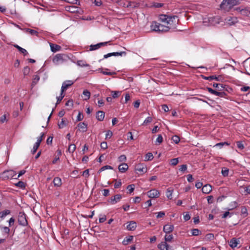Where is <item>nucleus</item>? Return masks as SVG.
<instances>
[{
    "instance_id": "5fc2aeb1",
    "label": "nucleus",
    "mask_w": 250,
    "mask_h": 250,
    "mask_svg": "<svg viewBox=\"0 0 250 250\" xmlns=\"http://www.w3.org/2000/svg\"><path fill=\"white\" fill-rule=\"evenodd\" d=\"M64 1L70 3L80 5V2L78 0H65Z\"/></svg>"
},
{
    "instance_id": "ea45409f",
    "label": "nucleus",
    "mask_w": 250,
    "mask_h": 250,
    "mask_svg": "<svg viewBox=\"0 0 250 250\" xmlns=\"http://www.w3.org/2000/svg\"><path fill=\"white\" fill-rule=\"evenodd\" d=\"M121 5H122L124 7L129 8L130 7V3L128 2V1L127 0H121Z\"/></svg>"
},
{
    "instance_id": "c756f323",
    "label": "nucleus",
    "mask_w": 250,
    "mask_h": 250,
    "mask_svg": "<svg viewBox=\"0 0 250 250\" xmlns=\"http://www.w3.org/2000/svg\"><path fill=\"white\" fill-rule=\"evenodd\" d=\"M67 121L64 119H62L60 123H58V126L60 128H62L67 125Z\"/></svg>"
},
{
    "instance_id": "5701e85b",
    "label": "nucleus",
    "mask_w": 250,
    "mask_h": 250,
    "mask_svg": "<svg viewBox=\"0 0 250 250\" xmlns=\"http://www.w3.org/2000/svg\"><path fill=\"white\" fill-rule=\"evenodd\" d=\"M104 112L103 111H98L96 114V118L99 121H102L104 118Z\"/></svg>"
},
{
    "instance_id": "20e7f679",
    "label": "nucleus",
    "mask_w": 250,
    "mask_h": 250,
    "mask_svg": "<svg viewBox=\"0 0 250 250\" xmlns=\"http://www.w3.org/2000/svg\"><path fill=\"white\" fill-rule=\"evenodd\" d=\"M68 59L69 57L66 54L59 53L53 57L52 62L55 65H58L66 62Z\"/></svg>"
},
{
    "instance_id": "b1692460",
    "label": "nucleus",
    "mask_w": 250,
    "mask_h": 250,
    "mask_svg": "<svg viewBox=\"0 0 250 250\" xmlns=\"http://www.w3.org/2000/svg\"><path fill=\"white\" fill-rule=\"evenodd\" d=\"M53 183L54 186L57 187H60L62 184L61 179L58 177H56L54 178Z\"/></svg>"
},
{
    "instance_id": "338daca9",
    "label": "nucleus",
    "mask_w": 250,
    "mask_h": 250,
    "mask_svg": "<svg viewBox=\"0 0 250 250\" xmlns=\"http://www.w3.org/2000/svg\"><path fill=\"white\" fill-rule=\"evenodd\" d=\"M187 169V166L186 165H182L180 166L179 170L182 172H185Z\"/></svg>"
},
{
    "instance_id": "0eeeda50",
    "label": "nucleus",
    "mask_w": 250,
    "mask_h": 250,
    "mask_svg": "<svg viewBox=\"0 0 250 250\" xmlns=\"http://www.w3.org/2000/svg\"><path fill=\"white\" fill-rule=\"evenodd\" d=\"M236 10L243 16L250 17V7H246L244 8L237 7Z\"/></svg>"
},
{
    "instance_id": "052dcab7",
    "label": "nucleus",
    "mask_w": 250,
    "mask_h": 250,
    "mask_svg": "<svg viewBox=\"0 0 250 250\" xmlns=\"http://www.w3.org/2000/svg\"><path fill=\"white\" fill-rule=\"evenodd\" d=\"M237 146L241 150H242L244 148V146L242 142H240V141L237 142Z\"/></svg>"
},
{
    "instance_id": "58836bf2",
    "label": "nucleus",
    "mask_w": 250,
    "mask_h": 250,
    "mask_svg": "<svg viewBox=\"0 0 250 250\" xmlns=\"http://www.w3.org/2000/svg\"><path fill=\"white\" fill-rule=\"evenodd\" d=\"M83 94L84 95V96L85 97V98H84V100H87L88 99H89L90 96V93L88 90H84L83 91Z\"/></svg>"
},
{
    "instance_id": "de8ad7c7",
    "label": "nucleus",
    "mask_w": 250,
    "mask_h": 250,
    "mask_svg": "<svg viewBox=\"0 0 250 250\" xmlns=\"http://www.w3.org/2000/svg\"><path fill=\"white\" fill-rule=\"evenodd\" d=\"M113 169V167L110 166H108V165H106V166H104L103 167H102L100 170H99V172H102L103 171H104L106 169Z\"/></svg>"
},
{
    "instance_id": "f3484780",
    "label": "nucleus",
    "mask_w": 250,
    "mask_h": 250,
    "mask_svg": "<svg viewBox=\"0 0 250 250\" xmlns=\"http://www.w3.org/2000/svg\"><path fill=\"white\" fill-rule=\"evenodd\" d=\"M79 130L82 132H86L87 128V125L84 122H81L78 124Z\"/></svg>"
},
{
    "instance_id": "c03bdc74",
    "label": "nucleus",
    "mask_w": 250,
    "mask_h": 250,
    "mask_svg": "<svg viewBox=\"0 0 250 250\" xmlns=\"http://www.w3.org/2000/svg\"><path fill=\"white\" fill-rule=\"evenodd\" d=\"M152 120H153V119H152V117H148L145 120L143 123L142 124V125H146L147 124L151 123L152 121Z\"/></svg>"
},
{
    "instance_id": "423d86ee",
    "label": "nucleus",
    "mask_w": 250,
    "mask_h": 250,
    "mask_svg": "<svg viewBox=\"0 0 250 250\" xmlns=\"http://www.w3.org/2000/svg\"><path fill=\"white\" fill-rule=\"evenodd\" d=\"M135 170L139 174H143L147 171V167L144 164H138L135 167Z\"/></svg>"
},
{
    "instance_id": "7c9ffc66",
    "label": "nucleus",
    "mask_w": 250,
    "mask_h": 250,
    "mask_svg": "<svg viewBox=\"0 0 250 250\" xmlns=\"http://www.w3.org/2000/svg\"><path fill=\"white\" fill-rule=\"evenodd\" d=\"M77 64L81 67L89 66V64L86 63L84 61H83V60L78 61L77 62Z\"/></svg>"
},
{
    "instance_id": "9b49d317",
    "label": "nucleus",
    "mask_w": 250,
    "mask_h": 250,
    "mask_svg": "<svg viewBox=\"0 0 250 250\" xmlns=\"http://www.w3.org/2000/svg\"><path fill=\"white\" fill-rule=\"evenodd\" d=\"M73 83L74 82L71 80H67L63 82L61 87V92H64L69 87L73 85Z\"/></svg>"
},
{
    "instance_id": "bf43d9fd",
    "label": "nucleus",
    "mask_w": 250,
    "mask_h": 250,
    "mask_svg": "<svg viewBox=\"0 0 250 250\" xmlns=\"http://www.w3.org/2000/svg\"><path fill=\"white\" fill-rule=\"evenodd\" d=\"M126 160V157L125 155H121L118 158V160L120 162H125Z\"/></svg>"
},
{
    "instance_id": "774afa93",
    "label": "nucleus",
    "mask_w": 250,
    "mask_h": 250,
    "mask_svg": "<svg viewBox=\"0 0 250 250\" xmlns=\"http://www.w3.org/2000/svg\"><path fill=\"white\" fill-rule=\"evenodd\" d=\"M101 147L103 149H105L107 148V144L106 142H103L101 144Z\"/></svg>"
},
{
    "instance_id": "7ed1b4c3",
    "label": "nucleus",
    "mask_w": 250,
    "mask_h": 250,
    "mask_svg": "<svg viewBox=\"0 0 250 250\" xmlns=\"http://www.w3.org/2000/svg\"><path fill=\"white\" fill-rule=\"evenodd\" d=\"M220 22L219 17H206L203 19V23L205 26H215Z\"/></svg>"
},
{
    "instance_id": "e2e57ef3",
    "label": "nucleus",
    "mask_w": 250,
    "mask_h": 250,
    "mask_svg": "<svg viewBox=\"0 0 250 250\" xmlns=\"http://www.w3.org/2000/svg\"><path fill=\"white\" fill-rule=\"evenodd\" d=\"M122 185V182L121 180H119L118 181H116V182L114 184V188H120Z\"/></svg>"
},
{
    "instance_id": "2eb2a0df",
    "label": "nucleus",
    "mask_w": 250,
    "mask_h": 250,
    "mask_svg": "<svg viewBox=\"0 0 250 250\" xmlns=\"http://www.w3.org/2000/svg\"><path fill=\"white\" fill-rule=\"evenodd\" d=\"M239 243L240 240L239 239L233 238L229 242V245L231 248L234 249L236 248Z\"/></svg>"
},
{
    "instance_id": "6e6d98bb",
    "label": "nucleus",
    "mask_w": 250,
    "mask_h": 250,
    "mask_svg": "<svg viewBox=\"0 0 250 250\" xmlns=\"http://www.w3.org/2000/svg\"><path fill=\"white\" fill-rule=\"evenodd\" d=\"M173 239V235L172 234L166 235L165 239L166 241L170 242Z\"/></svg>"
},
{
    "instance_id": "f704fd0d",
    "label": "nucleus",
    "mask_w": 250,
    "mask_h": 250,
    "mask_svg": "<svg viewBox=\"0 0 250 250\" xmlns=\"http://www.w3.org/2000/svg\"><path fill=\"white\" fill-rule=\"evenodd\" d=\"M128 2L130 3V4H129V5H130V7L132 8L133 9L135 8H137L140 5V3H139L136 2H135V1H128Z\"/></svg>"
},
{
    "instance_id": "69168bd1",
    "label": "nucleus",
    "mask_w": 250,
    "mask_h": 250,
    "mask_svg": "<svg viewBox=\"0 0 250 250\" xmlns=\"http://www.w3.org/2000/svg\"><path fill=\"white\" fill-rule=\"evenodd\" d=\"M155 213L157 214V217L158 218L163 217L165 215V213L164 211H160Z\"/></svg>"
},
{
    "instance_id": "864d4df0",
    "label": "nucleus",
    "mask_w": 250,
    "mask_h": 250,
    "mask_svg": "<svg viewBox=\"0 0 250 250\" xmlns=\"http://www.w3.org/2000/svg\"><path fill=\"white\" fill-rule=\"evenodd\" d=\"M212 86L218 89V90H221L223 88V86L222 84L214 83Z\"/></svg>"
},
{
    "instance_id": "f8f14e48",
    "label": "nucleus",
    "mask_w": 250,
    "mask_h": 250,
    "mask_svg": "<svg viewBox=\"0 0 250 250\" xmlns=\"http://www.w3.org/2000/svg\"><path fill=\"white\" fill-rule=\"evenodd\" d=\"M126 54V53L125 51H122L120 52H113V53H109L107 54H105L104 56V59H106L108 57H111V56H125Z\"/></svg>"
},
{
    "instance_id": "f03ea898",
    "label": "nucleus",
    "mask_w": 250,
    "mask_h": 250,
    "mask_svg": "<svg viewBox=\"0 0 250 250\" xmlns=\"http://www.w3.org/2000/svg\"><path fill=\"white\" fill-rule=\"evenodd\" d=\"M239 3V0H223L220 5V8L224 12H229L233 6Z\"/></svg>"
},
{
    "instance_id": "f257e3e1",
    "label": "nucleus",
    "mask_w": 250,
    "mask_h": 250,
    "mask_svg": "<svg viewBox=\"0 0 250 250\" xmlns=\"http://www.w3.org/2000/svg\"><path fill=\"white\" fill-rule=\"evenodd\" d=\"M159 20L162 23L153 21L151 25V29L158 32H166L170 29H175L179 22L177 16H169L163 14L159 16Z\"/></svg>"
},
{
    "instance_id": "9d476101",
    "label": "nucleus",
    "mask_w": 250,
    "mask_h": 250,
    "mask_svg": "<svg viewBox=\"0 0 250 250\" xmlns=\"http://www.w3.org/2000/svg\"><path fill=\"white\" fill-rule=\"evenodd\" d=\"M147 195L149 198H158L160 195V192L156 189H152L147 192Z\"/></svg>"
},
{
    "instance_id": "dca6fc26",
    "label": "nucleus",
    "mask_w": 250,
    "mask_h": 250,
    "mask_svg": "<svg viewBox=\"0 0 250 250\" xmlns=\"http://www.w3.org/2000/svg\"><path fill=\"white\" fill-rule=\"evenodd\" d=\"M174 226L172 225L167 224L164 226L163 231L166 233H169L173 230Z\"/></svg>"
},
{
    "instance_id": "a19ab883",
    "label": "nucleus",
    "mask_w": 250,
    "mask_h": 250,
    "mask_svg": "<svg viewBox=\"0 0 250 250\" xmlns=\"http://www.w3.org/2000/svg\"><path fill=\"white\" fill-rule=\"evenodd\" d=\"M40 80V77L39 75H35L34 77V78L33 79L32 85L33 86L35 84H37V83L38 82V81Z\"/></svg>"
},
{
    "instance_id": "37998d69",
    "label": "nucleus",
    "mask_w": 250,
    "mask_h": 250,
    "mask_svg": "<svg viewBox=\"0 0 250 250\" xmlns=\"http://www.w3.org/2000/svg\"><path fill=\"white\" fill-rule=\"evenodd\" d=\"M64 96L65 95L63 94V92H61L60 96L57 97V101L56 103V105L59 104L61 102V101L62 100Z\"/></svg>"
},
{
    "instance_id": "72a5a7b5",
    "label": "nucleus",
    "mask_w": 250,
    "mask_h": 250,
    "mask_svg": "<svg viewBox=\"0 0 250 250\" xmlns=\"http://www.w3.org/2000/svg\"><path fill=\"white\" fill-rule=\"evenodd\" d=\"M15 185L16 187H19L21 189H24L25 188V184L22 181H19L16 183Z\"/></svg>"
},
{
    "instance_id": "a878e982",
    "label": "nucleus",
    "mask_w": 250,
    "mask_h": 250,
    "mask_svg": "<svg viewBox=\"0 0 250 250\" xmlns=\"http://www.w3.org/2000/svg\"><path fill=\"white\" fill-rule=\"evenodd\" d=\"M14 46L15 48H16L17 49H18V50L19 51H20L21 52V53H22L24 56H26L27 55H28V52L27 51V50L26 49L21 47L18 44H14Z\"/></svg>"
},
{
    "instance_id": "bb28decb",
    "label": "nucleus",
    "mask_w": 250,
    "mask_h": 250,
    "mask_svg": "<svg viewBox=\"0 0 250 250\" xmlns=\"http://www.w3.org/2000/svg\"><path fill=\"white\" fill-rule=\"evenodd\" d=\"M169 245L166 242H162L158 245V248L161 250H168Z\"/></svg>"
},
{
    "instance_id": "49530a36",
    "label": "nucleus",
    "mask_w": 250,
    "mask_h": 250,
    "mask_svg": "<svg viewBox=\"0 0 250 250\" xmlns=\"http://www.w3.org/2000/svg\"><path fill=\"white\" fill-rule=\"evenodd\" d=\"M179 162L178 158H173L170 160V164L171 165L175 166L178 164Z\"/></svg>"
},
{
    "instance_id": "603ef678",
    "label": "nucleus",
    "mask_w": 250,
    "mask_h": 250,
    "mask_svg": "<svg viewBox=\"0 0 250 250\" xmlns=\"http://www.w3.org/2000/svg\"><path fill=\"white\" fill-rule=\"evenodd\" d=\"M30 68L28 66L24 67L23 69V73L24 76L28 75L30 72Z\"/></svg>"
},
{
    "instance_id": "a211bd4d",
    "label": "nucleus",
    "mask_w": 250,
    "mask_h": 250,
    "mask_svg": "<svg viewBox=\"0 0 250 250\" xmlns=\"http://www.w3.org/2000/svg\"><path fill=\"white\" fill-rule=\"evenodd\" d=\"M202 190L204 193L208 194L212 190V187L210 185L207 184L203 186Z\"/></svg>"
},
{
    "instance_id": "c85d7f7f",
    "label": "nucleus",
    "mask_w": 250,
    "mask_h": 250,
    "mask_svg": "<svg viewBox=\"0 0 250 250\" xmlns=\"http://www.w3.org/2000/svg\"><path fill=\"white\" fill-rule=\"evenodd\" d=\"M173 192V189L172 188H167L166 192V196L167 198H168L169 199H171Z\"/></svg>"
},
{
    "instance_id": "1a4fd4ad",
    "label": "nucleus",
    "mask_w": 250,
    "mask_h": 250,
    "mask_svg": "<svg viewBox=\"0 0 250 250\" xmlns=\"http://www.w3.org/2000/svg\"><path fill=\"white\" fill-rule=\"evenodd\" d=\"M238 19L235 17H228L225 19V22L229 25H232L237 23Z\"/></svg>"
},
{
    "instance_id": "0e129e2a",
    "label": "nucleus",
    "mask_w": 250,
    "mask_h": 250,
    "mask_svg": "<svg viewBox=\"0 0 250 250\" xmlns=\"http://www.w3.org/2000/svg\"><path fill=\"white\" fill-rule=\"evenodd\" d=\"M73 105V102L72 100H69L66 103L65 106H70V108L72 107Z\"/></svg>"
},
{
    "instance_id": "6e6552de",
    "label": "nucleus",
    "mask_w": 250,
    "mask_h": 250,
    "mask_svg": "<svg viewBox=\"0 0 250 250\" xmlns=\"http://www.w3.org/2000/svg\"><path fill=\"white\" fill-rule=\"evenodd\" d=\"M18 223L19 225L22 226H26L27 225L28 223L25 214L20 213L18 216Z\"/></svg>"
},
{
    "instance_id": "393cba45",
    "label": "nucleus",
    "mask_w": 250,
    "mask_h": 250,
    "mask_svg": "<svg viewBox=\"0 0 250 250\" xmlns=\"http://www.w3.org/2000/svg\"><path fill=\"white\" fill-rule=\"evenodd\" d=\"M133 236L130 235L127 237H125L122 243L124 245H127L133 240Z\"/></svg>"
},
{
    "instance_id": "13d9d810",
    "label": "nucleus",
    "mask_w": 250,
    "mask_h": 250,
    "mask_svg": "<svg viewBox=\"0 0 250 250\" xmlns=\"http://www.w3.org/2000/svg\"><path fill=\"white\" fill-rule=\"evenodd\" d=\"M39 145H37V144H35L34 146H33V149H32L31 150V153L34 154L37 150L38 148H39Z\"/></svg>"
},
{
    "instance_id": "c9c22d12",
    "label": "nucleus",
    "mask_w": 250,
    "mask_h": 250,
    "mask_svg": "<svg viewBox=\"0 0 250 250\" xmlns=\"http://www.w3.org/2000/svg\"><path fill=\"white\" fill-rule=\"evenodd\" d=\"M153 159V156L152 153L148 152L145 155V161H150Z\"/></svg>"
},
{
    "instance_id": "473e14b6",
    "label": "nucleus",
    "mask_w": 250,
    "mask_h": 250,
    "mask_svg": "<svg viewBox=\"0 0 250 250\" xmlns=\"http://www.w3.org/2000/svg\"><path fill=\"white\" fill-rule=\"evenodd\" d=\"M44 136H45V134L44 133H42L41 134L40 136H39L37 138V141L36 144H37V145L40 146L41 142L44 139Z\"/></svg>"
},
{
    "instance_id": "e433bc0d",
    "label": "nucleus",
    "mask_w": 250,
    "mask_h": 250,
    "mask_svg": "<svg viewBox=\"0 0 250 250\" xmlns=\"http://www.w3.org/2000/svg\"><path fill=\"white\" fill-rule=\"evenodd\" d=\"M191 233L193 236H198L201 233V232L197 229H193L191 230Z\"/></svg>"
},
{
    "instance_id": "79ce46f5",
    "label": "nucleus",
    "mask_w": 250,
    "mask_h": 250,
    "mask_svg": "<svg viewBox=\"0 0 250 250\" xmlns=\"http://www.w3.org/2000/svg\"><path fill=\"white\" fill-rule=\"evenodd\" d=\"M0 229L5 233H6L7 234H9V233L10 232V229L8 227L0 226Z\"/></svg>"
},
{
    "instance_id": "4be33fe9",
    "label": "nucleus",
    "mask_w": 250,
    "mask_h": 250,
    "mask_svg": "<svg viewBox=\"0 0 250 250\" xmlns=\"http://www.w3.org/2000/svg\"><path fill=\"white\" fill-rule=\"evenodd\" d=\"M50 46L51 50L53 52H56L59 51L61 49V46L56 44L50 43Z\"/></svg>"
},
{
    "instance_id": "6ab92c4d",
    "label": "nucleus",
    "mask_w": 250,
    "mask_h": 250,
    "mask_svg": "<svg viewBox=\"0 0 250 250\" xmlns=\"http://www.w3.org/2000/svg\"><path fill=\"white\" fill-rule=\"evenodd\" d=\"M136 223L134 221H130L126 226V229L128 230L132 231L136 228Z\"/></svg>"
},
{
    "instance_id": "412c9836",
    "label": "nucleus",
    "mask_w": 250,
    "mask_h": 250,
    "mask_svg": "<svg viewBox=\"0 0 250 250\" xmlns=\"http://www.w3.org/2000/svg\"><path fill=\"white\" fill-rule=\"evenodd\" d=\"M128 168V166L126 163H122L118 167L119 171L122 173L125 172Z\"/></svg>"
},
{
    "instance_id": "4d7b16f0",
    "label": "nucleus",
    "mask_w": 250,
    "mask_h": 250,
    "mask_svg": "<svg viewBox=\"0 0 250 250\" xmlns=\"http://www.w3.org/2000/svg\"><path fill=\"white\" fill-rule=\"evenodd\" d=\"M172 140L175 144H178L180 140V138L177 135L173 136L172 137Z\"/></svg>"
},
{
    "instance_id": "a18cd8bd",
    "label": "nucleus",
    "mask_w": 250,
    "mask_h": 250,
    "mask_svg": "<svg viewBox=\"0 0 250 250\" xmlns=\"http://www.w3.org/2000/svg\"><path fill=\"white\" fill-rule=\"evenodd\" d=\"M229 144L227 142H221L216 144L214 147H219L220 148H222L224 145L229 146Z\"/></svg>"
},
{
    "instance_id": "aec40b11",
    "label": "nucleus",
    "mask_w": 250,
    "mask_h": 250,
    "mask_svg": "<svg viewBox=\"0 0 250 250\" xmlns=\"http://www.w3.org/2000/svg\"><path fill=\"white\" fill-rule=\"evenodd\" d=\"M65 9L67 11L71 13H77L79 12V8L76 6H68L65 7Z\"/></svg>"
},
{
    "instance_id": "cd10ccee",
    "label": "nucleus",
    "mask_w": 250,
    "mask_h": 250,
    "mask_svg": "<svg viewBox=\"0 0 250 250\" xmlns=\"http://www.w3.org/2000/svg\"><path fill=\"white\" fill-rule=\"evenodd\" d=\"M241 214L243 215L244 217H246L248 215V210L246 207L242 206L241 208Z\"/></svg>"
},
{
    "instance_id": "ddd939ff",
    "label": "nucleus",
    "mask_w": 250,
    "mask_h": 250,
    "mask_svg": "<svg viewBox=\"0 0 250 250\" xmlns=\"http://www.w3.org/2000/svg\"><path fill=\"white\" fill-rule=\"evenodd\" d=\"M122 198V195L121 194H116L113 197H111L110 200L108 201L109 203L111 205H114L120 201Z\"/></svg>"
},
{
    "instance_id": "680f3d73",
    "label": "nucleus",
    "mask_w": 250,
    "mask_h": 250,
    "mask_svg": "<svg viewBox=\"0 0 250 250\" xmlns=\"http://www.w3.org/2000/svg\"><path fill=\"white\" fill-rule=\"evenodd\" d=\"M211 77H213L212 80H216L217 81H222L223 80V77L221 76L216 77V75H212Z\"/></svg>"
},
{
    "instance_id": "09e8293b",
    "label": "nucleus",
    "mask_w": 250,
    "mask_h": 250,
    "mask_svg": "<svg viewBox=\"0 0 250 250\" xmlns=\"http://www.w3.org/2000/svg\"><path fill=\"white\" fill-rule=\"evenodd\" d=\"M76 149V146L74 144H71L69 146L68 151L73 153Z\"/></svg>"
},
{
    "instance_id": "39448f33",
    "label": "nucleus",
    "mask_w": 250,
    "mask_h": 250,
    "mask_svg": "<svg viewBox=\"0 0 250 250\" xmlns=\"http://www.w3.org/2000/svg\"><path fill=\"white\" fill-rule=\"evenodd\" d=\"M16 173L13 170H6L0 173V178L2 180H6L14 178Z\"/></svg>"
},
{
    "instance_id": "2f4dec72",
    "label": "nucleus",
    "mask_w": 250,
    "mask_h": 250,
    "mask_svg": "<svg viewBox=\"0 0 250 250\" xmlns=\"http://www.w3.org/2000/svg\"><path fill=\"white\" fill-rule=\"evenodd\" d=\"M100 47H101L99 44V43H97L96 44H91L89 46V51H93V50H96L97 49H98Z\"/></svg>"
},
{
    "instance_id": "3c124183",
    "label": "nucleus",
    "mask_w": 250,
    "mask_h": 250,
    "mask_svg": "<svg viewBox=\"0 0 250 250\" xmlns=\"http://www.w3.org/2000/svg\"><path fill=\"white\" fill-rule=\"evenodd\" d=\"M163 141V137L161 135H159L157 138L156 139V140L155 141L156 144L157 145V143L158 144H161Z\"/></svg>"
},
{
    "instance_id": "4c0bfd02",
    "label": "nucleus",
    "mask_w": 250,
    "mask_h": 250,
    "mask_svg": "<svg viewBox=\"0 0 250 250\" xmlns=\"http://www.w3.org/2000/svg\"><path fill=\"white\" fill-rule=\"evenodd\" d=\"M229 170L227 167H223L222 169V174L224 176L226 177L228 176L229 175Z\"/></svg>"
},
{
    "instance_id": "4468645a",
    "label": "nucleus",
    "mask_w": 250,
    "mask_h": 250,
    "mask_svg": "<svg viewBox=\"0 0 250 250\" xmlns=\"http://www.w3.org/2000/svg\"><path fill=\"white\" fill-rule=\"evenodd\" d=\"M207 90L210 93L216 96H219L220 97H223L226 94L224 92H218L213 90L210 87H207Z\"/></svg>"
},
{
    "instance_id": "8fccbe9b",
    "label": "nucleus",
    "mask_w": 250,
    "mask_h": 250,
    "mask_svg": "<svg viewBox=\"0 0 250 250\" xmlns=\"http://www.w3.org/2000/svg\"><path fill=\"white\" fill-rule=\"evenodd\" d=\"M134 188H135L134 185L132 184V185H128L127 187L126 188H127V189H128L129 193H131V192H132L134 191Z\"/></svg>"
}]
</instances>
